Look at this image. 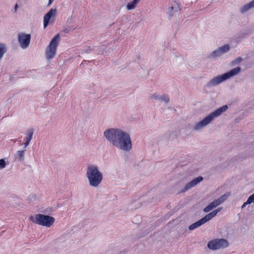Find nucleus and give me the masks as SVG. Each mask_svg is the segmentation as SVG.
Instances as JSON below:
<instances>
[{"label":"nucleus","mask_w":254,"mask_h":254,"mask_svg":"<svg viewBox=\"0 0 254 254\" xmlns=\"http://www.w3.org/2000/svg\"><path fill=\"white\" fill-rule=\"evenodd\" d=\"M104 134L107 139L116 147L127 151L131 149L129 135L125 132L120 129L110 128L107 129Z\"/></svg>","instance_id":"1"},{"label":"nucleus","mask_w":254,"mask_h":254,"mask_svg":"<svg viewBox=\"0 0 254 254\" xmlns=\"http://www.w3.org/2000/svg\"><path fill=\"white\" fill-rule=\"evenodd\" d=\"M86 177L91 186L98 187L103 180V175L96 165H89L86 170Z\"/></svg>","instance_id":"2"},{"label":"nucleus","mask_w":254,"mask_h":254,"mask_svg":"<svg viewBox=\"0 0 254 254\" xmlns=\"http://www.w3.org/2000/svg\"><path fill=\"white\" fill-rule=\"evenodd\" d=\"M227 108L228 106L227 105H224L222 107L216 110L213 112L205 117L204 119H203L202 121L198 123L195 127V129H199L207 125L212 120H213L214 118L218 117L223 112H225L227 109Z\"/></svg>","instance_id":"3"},{"label":"nucleus","mask_w":254,"mask_h":254,"mask_svg":"<svg viewBox=\"0 0 254 254\" xmlns=\"http://www.w3.org/2000/svg\"><path fill=\"white\" fill-rule=\"evenodd\" d=\"M60 38V34H57L53 38L49 45L47 47L45 51L47 59L51 60L55 56L57 47L59 44Z\"/></svg>","instance_id":"4"},{"label":"nucleus","mask_w":254,"mask_h":254,"mask_svg":"<svg viewBox=\"0 0 254 254\" xmlns=\"http://www.w3.org/2000/svg\"><path fill=\"white\" fill-rule=\"evenodd\" d=\"M241 70V68L237 67L231 70L230 71L221 75L213 78L209 83V85L215 86L229 78L237 74Z\"/></svg>","instance_id":"5"},{"label":"nucleus","mask_w":254,"mask_h":254,"mask_svg":"<svg viewBox=\"0 0 254 254\" xmlns=\"http://www.w3.org/2000/svg\"><path fill=\"white\" fill-rule=\"evenodd\" d=\"M228 246V242L223 239H214L210 241L207 243V247L211 250H216L220 249H223Z\"/></svg>","instance_id":"6"},{"label":"nucleus","mask_w":254,"mask_h":254,"mask_svg":"<svg viewBox=\"0 0 254 254\" xmlns=\"http://www.w3.org/2000/svg\"><path fill=\"white\" fill-rule=\"evenodd\" d=\"M29 219L32 222H54L55 220L53 217L40 214L31 216Z\"/></svg>","instance_id":"7"},{"label":"nucleus","mask_w":254,"mask_h":254,"mask_svg":"<svg viewBox=\"0 0 254 254\" xmlns=\"http://www.w3.org/2000/svg\"><path fill=\"white\" fill-rule=\"evenodd\" d=\"M31 39V35L29 34L19 33L18 35V40L20 46L23 49H25L28 47Z\"/></svg>","instance_id":"8"},{"label":"nucleus","mask_w":254,"mask_h":254,"mask_svg":"<svg viewBox=\"0 0 254 254\" xmlns=\"http://www.w3.org/2000/svg\"><path fill=\"white\" fill-rule=\"evenodd\" d=\"M226 199V197L225 195L221 196L219 199L211 202L207 207L204 208L203 210L205 212L210 211L213 208L222 203Z\"/></svg>","instance_id":"9"},{"label":"nucleus","mask_w":254,"mask_h":254,"mask_svg":"<svg viewBox=\"0 0 254 254\" xmlns=\"http://www.w3.org/2000/svg\"><path fill=\"white\" fill-rule=\"evenodd\" d=\"M229 49L228 45H225L220 47L218 50L213 51L211 56L213 57L220 56L221 55L229 51Z\"/></svg>","instance_id":"10"},{"label":"nucleus","mask_w":254,"mask_h":254,"mask_svg":"<svg viewBox=\"0 0 254 254\" xmlns=\"http://www.w3.org/2000/svg\"><path fill=\"white\" fill-rule=\"evenodd\" d=\"M203 180V178L201 176H199L193 180H192L191 182L188 183L185 188L182 190V192H185L186 190H188L189 189H190V188L194 187L196 186L198 183L202 181Z\"/></svg>","instance_id":"11"},{"label":"nucleus","mask_w":254,"mask_h":254,"mask_svg":"<svg viewBox=\"0 0 254 254\" xmlns=\"http://www.w3.org/2000/svg\"><path fill=\"white\" fill-rule=\"evenodd\" d=\"M56 14V9L51 8L50 11L44 16V27L46 28L49 23L51 18Z\"/></svg>","instance_id":"12"},{"label":"nucleus","mask_w":254,"mask_h":254,"mask_svg":"<svg viewBox=\"0 0 254 254\" xmlns=\"http://www.w3.org/2000/svg\"><path fill=\"white\" fill-rule=\"evenodd\" d=\"M181 10L179 4L176 1H173L171 6L169 7V12L171 16H172L175 12H179Z\"/></svg>","instance_id":"13"},{"label":"nucleus","mask_w":254,"mask_h":254,"mask_svg":"<svg viewBox=\"0 0 254 254\" xmlns=\"http://www.w3.org/2000/svg\"><path fill=\"white\" fill-rule=\"evenodd\" d=\"M218 211L219 210L218 209H216L209 214H207L204 217L198 220L196 222H207L214 217Z\"/></svg>","instance_id":"14"},{"label":"nucleus","mask_w":254,"mask_h":254,"mask_svg":"<svg viewBox=\"0 0 254 254\" xmlns=\"http://www.w3.org/2000/svg\"><path fill=\"white\" fill-rule=\"evenodd\" d=\"M33 133H34L33 129L31 128V129H29L27 130V132L26 133V136L25 137L26 141L24 143V145H25V147L26 146H27L29 145V143L30 142V141L32 138Z\"/></svg>","instance_id":"15"},{"label":"nucleus","mask_w":254,"mask_h":254,"mask_svg":"<svg viewBox=\"0 0 254 254\" xmlns=\"http://www.w3.org/2000/svg\"><path fill=\"white\" fill-rule=\"evenodd\" d=\"M253 7H254V0L242 7L240 11L241 13H244Z\"/></svg>","instance_id":"16"},{"label":"nucleus","mask_w":254,"mask_h":254,"mask_svg":"<svg viewBox=\"0 0 254 254\" xmlns=\"http://www.w3.org/2000/svg\"><path fill=\"white\" fill-rule=\"evenodd\" d=\"M140 0H133L132 1L128 2L127 5V8L128 10L134 9Z\"/></svg>","instance_id":"17"},{"label":"nucleus","mask_w":254,"mask_h":254,"mask_svg":"<svg viewBox=\"0 0 254 254\" xmlns=\"http://www.w3.org/2000/svg\"><path fill=\"white\" fill-rule=\"evenodd\" d=\"M151 98H154L155 99H158L160 100L164 101V102L167 103L169 101V98L167 96L164 95L163 96L159 97L158 96L155 95H153L151 96Z\"/></svg>","instance_id":"18"},{"label":"nucleus","mask_w":254,"mask_h":254,"mask_svg":"<svg viewBox=\"0 0 254 254\" xmlns=\"http://www.w3.org/2000/svg\"><path fill=\"white\" fill-rule=\"evenodd\" d=\"M252 203H254V194H253L251 195L248 199H247V201L245 202L243 205H242V208L246 206L247 204H251Z\"/></svg>","instance_id":"19"},{"label":"nucleus","mask_w":254,"mask_h":254,"mask_svg":"<svg viewBox=\"0 0 254 254\" xmlns=\"http://www.w3.org/2000/svg\"><path fill=\"white\" fill-rule=\"evenodd\" d=\"M17 158L21 161H22L24 159V151H18L17 152Z\"/></svg>","instance_id":"20"},{"label":"nucleus","mask_w":254,"mask_h":254,"mask_svg":"<svg viewBox=\"0 0 254 254\" xmlns=\"http://www.w3.org/2000/svg\"><path fill=\"white\" fill-rule=\"evenodd\" d=\"M203 223H192L189 227L190 230H192L202 225Z\"/></svg>","instance_id":"21"},{"label":"nucleus","mask_w":254,"mask_h":254,"mask_svg":"<svg viewBox=\"0 0 254 254\" xmlns=\"http://www.w3.org/2000/svg\"><path fill=\"white\" fill-rule=\"evenodd\" d=\"M6 52L5 48L4 45L1 44V57L2 56V55Z\"/></svg>","instance_id":"22"},{"label":"nucleus","mask_w":254,"mask_h":254,"mask_svg":"<svg viewBox=\"0 0 254 254\" xmlns=\"http://www.w3.org/2000/svg\"><path fill=\"white\" fill-rule=\"evenodd\" d=\"M6 162L3 159H1V169L3 168L6 166Z\"/></svg>","instance_id":"23"},{"label":"nucleus","mask_w":254,"mask_h":254,"mask_svg":"<svg viewBox=\"0 0 254 254\" xmlns=\"http://www.w3.org/2000/svg\"><path fill=\"white\" fill-rule=\"evenodd\" d=\"M40 225L46 226L47 227H51L53 223H38Z\"/></svg>","instance_id":"24"},{"label":"nucleus","mask_w":254,"mask_h":254,"mask_svg":"<svg viewBox=\"0 0 254 254\" xmlns=\"http://www.w3.org/2000/svg\"><path fill=\"white\" fill-rule=\"evenodd\" d=\"M69 31H70V30H68V29H64V33H68Z\"/></svg>","instance_id":"25"},{"label":"nucleus","mask_w":254,"mask_h":254,"mask_svg":"<svg viewBox=\"0 0 254 254\" xmlns=\"http://www.w3.org/2000/svg\"><path fill=\"white\" fill-rule=\"evenodd\" d=\"M54 0H49V4L48 5H51Z\"/></svg>","instance_id":"26"},{"label":"nucleus","mask_w":254,"mask_h":254,"mask_svg":"<svg viewBox=\"0 0 254 254\" xmlns=\"http://www.w3.org/2000/svg\"><path fill=\"white\" fill-rule=\"evenodd\" d=\"M18 7V5L17 4H16L15 5V7H14V12H16V11L17 10V8Z\"/></svg>","instance_id":"27"},{"label":"nucleus","mask_w":254,"mask_h":254,"mask_svg":"<svg viewBox=\"0 0 254 254\" xmlns=\"http://www.w3.org/2000/svg\"><path fill=\"white\" fill-rule=\"evenodd\" d=\"M236 61H237V62H241L242 61V59L241 58H239L237 59Z\"/></svg>","instance_id":"28"}]
</instances>
